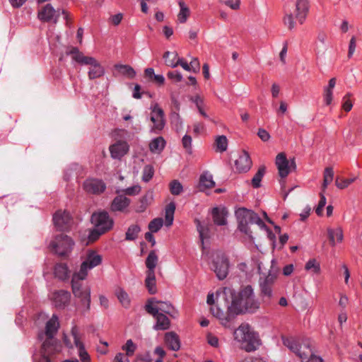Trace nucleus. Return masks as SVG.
Returning a JSON list of instances; mask_svg holds the SVG:
<instances>
[{"label":"nucleus","mask_w":362,"mask_h":362,"mask_svg":"<svg viewBox=\"0 0 362 362\" xmlns=\"http://www.w3.org/2000/svg\"><path fill=\"white\" fill-rule=\"evenodd\" d=\"M102 257L95 251H90L87 254L86 259L81 265L79 272H74L72 275L71 287L74 296L81 298L82 304L89 309L90 303V291L88 288L81 289V281L84 280L88 270L100 264Z\"/></svg>","instance_id":"1"},{"label":"nucleus","mask_w":362,"mask_h":362,"mask_svg":"<svg viewBox=\"0 0 362 362\" xmlns=\"http://www.w3.org/2000/svg\"><path fill=\"white\" fill-rule=\"evenodd\" d=\"M259 308V302L255 298L253 289L251 286H247L241 288L237 296H233L231 305L228 308L227 315L222 319V325L226 326V323L235 315L241 313H255Z\"/></svg>","instance_id":"2"},{"label":"nucleus","mask_w":362,"mask_h":362,"mask_svg":"<svg viewBox=\"0 0 362 362\" xmlns=\"http://www.w3.org/2000/svg\"><path fill=\"white\" fill-rule=\"evenodd\" d=\"M233 336L240 348L247 352L257 350L261 344L259 334L247 323L241 324L234 331Z\"/></svg>","instance_id":"3"},{"label":"nucleus","mask_w":362,"mask_h":362,"mask_svg":"<svg viewBox=\"0 0 362 362\" xmlns=\"http://www.w3.org/2000/svg\"><path fill=\"white\" fill-rule=\"evenodd\" d=\"M66 54L71 55L73 60L76 62L89 66L88 76L90 80L100 78L105 74L104 67L96 59L85 56L77 47H71Z\"/></svg>","instance_id":"4"},{"label":"nucleus","mask_w":362,"mask_h":362,"mask_svg":"<svg viewBox=\"0 0 362 362\" xmlns=\"http://www.w3.org/2000/svg\"><path fill=\"white\" fill-rule=\"evenodd\" d=\"M283 344L292 351L301 362L313 356L310 341L308 339H299L293 337H281Z\"/></svg>","instance_id":"5"},{"label":"nucleus","mask_w":362,"mask_h":362,"mask_svg":"<svg viewBox=\"0 0 362 362\" xmlns=\"http://www.w3.org/2000/svg\"><path fill=\"white\" fill-rule=\"evenodd\" d=\"M235 216L238 222V228L246 235L251 236L250 224H257L259 228L265 227V224L260 217L252 210L246 208H239L235 211Z\"/></svg>","instance_id":"6"},{"label":"nucleus","mask_w":362,"mask_h":362,"mask_svg":"<svg viewBox=\"0 0 362 362\" xmlns=\"http://www.w3.org/2000/svg\"><path fill=\"white\" fill-rule=\"evenodd\" d=\"M229 262L226 255L216 251L213 255L211 269L215 272L217 278L220 280L224 279L228 274Z\"/></svg>","instance_id":"7"},{"label":"nucleus","mask_w":362,"mask_h":362,"mask_svg":"<svg viewBox=\"0 0 362 362\" xmlns=\"http://www.w3.org/2000/svg\"><path fill=\"white\" fill-rule=\"evenodd\" d=\"M74 242L68 235L60 234L50 243L52 250L60 257H66L71 252Z\"/></svg>","instance_id":"8"},{"label":"nucleus","mask_w":362,"mask_h":362,"mask_svg":"<svg viewBox=\"0 0 362 362\" xmlns=\"http://www.w3.org/2000/svg\"><path fill=\"white\" fill-rule=\"evenodd\" d=\"M145 310L151 315H155L156 314H163V313L172 315L173 312L174 311V308L168 302H163L157 300L155 298H150L148 300L145 305Z\"/></svg>","instance_id":"9"},{"label":"nucleus","mask_w":362,"mask_h":362,"mask_svg":"<svg viewBox=\"0 0 362 362\" xmlns=\"http://www.w3.org/2000/svg\"><path fill=\"white\" fill-rule=\"evenodd\" d=\"M91 223L95 228L102 230V233L110 230L113 226L112 219L110 218L108 213L105 211L93 213L91 216Z\"/></svg>","instance_id":"10"},{"label":"nucleus","mask_w":362,"mask_h":362,"mask_svg":"<svg viewBox=\"0 0 362 362\" xmlns=\"http://www.w3.org/2000/svg\"><path fill=\"white\" fill-rule=\"evenodd\" d=\"M275 163L281 178L287 177L291 170L296 168L295 158L288 160L284 153H280L276 156Z\"/></svg>","instance_id":"11"},{"label":"nucleus","mask_w":362,"mask_h":362,"mask_svg":"<svg viewBox=\"0 0 362 362\" xmlns=\"http://www.w3.org/2000/svg\"><path fill=\"white\" fill-rule=\"evenodd\" d=\"M151 121L153 123L152 130L160 131L165 126L164 112L156 103L151 107Z\"/></svg>","instance_id":"12"},{"label":"nucleus","mask_w":362,"mask_h":362,"mask_svg":"<svg viewBox=\"0 0 362 362\" xmlns=\"http://www.w3.org/2000/svg\"><path fill=\"white\" fill-rule=\"evenodd\" d=\"M53 221L59 230H66L71 226V218L67 211H58L53 216Z\"/></svg>","instance_id":"13"},{"label":"nucleus","mask_w":362,"mask_h":362,"mask_svg":"<svg viewBox=\"0 0 362 362\" xmlns=\"http://www.w3.org/2000/svg\"><path fill=\"white\" fill-rule=\"evenodd\" d=\"M309 1L308 0H296L295 18L300 24H303L309 12Z\"/></svg>","instance_id":"14"},{"label":"nucleus","mask_w":362,"mask_h":362,"mask_svg":"<svg viewBox=\"0 0 362 362\" xmlns=\"http://www.w3.org/2000/svg\"><path fill=\"white\" fill-rule=\"evenodd\" d=\"M86 192L91 194L102 193L106 188L104 182L98 179H88L83 183Z\"/></svg>","instance_id":"15"},{"label":"nucleus","mask_w":362,"mask_h":362,"mask_svg":"<svg viewBox=\"0 0 362 362\" xmlns=\"http://www.w3.org/2000/svg\"><path fill=\"white\" fill-rule=\"evenodd\" d=\"M71 335L74 338V344L78 349L79 356L83 362H89L90 357L88 352L85 350L84 346L79 339V331L78 328L75 325L71 329Z\"/></svg>","instance_id":"16"},{"label":"nucleus","mask_w":362,"mask_h":362,"mask_svg":"<svg viewBox=\"0 0 362 362\" xmlns=\"http://www.w3.org/2000/svg\"><path fill=\"white\" fill-rule=\"evenodd\" d=\"M235 165L240 173L248 171L252 166V160L249 154L245 151H242L238 158L235 160Z\"/></svg>","instance_id":"17"},{"label":"nucleus","mask_w":362,"mask_h":362,"mask_svg":"<svg viewBox=\"0 0 362 362\" xmlns=\"http://www.w3.org/2000/svg\"><path fill=\"white\" fill-rule=\"evenodd\" d=\"M59 16V11H56L50 4H47L38 12V18L42 21H50L52 19L57 21Z\"/></svg>","instance_id":"18"},{"label":"nucleus","mask_w":362,"mask_h":362,"mask_svg":"<svg viewBox=\"0 0 362 362\" xmlns=\"http://www.w3.org/2000/svg\"><path fill=\"white\" fill-rule=\"evenodd\" d=\"M129 150V145L126 141H119L110 147L111 156L114 158H120Z\"/></svg>","instance_id":"19"},{"label":"nucleus","mask_w":362,"mask_h":362,"mask_svg":"<svg viewBox=\"0 0 362 362\" xmlns=\"http://www.w3.org/2000/svg\"><path fill=\"white\" fill-rule=\"evenodd\" d=\"M130 204V199L124 195H117L111 204L112 211H123Z\"/></svg>","instance_id":"20"},{"label":"nucleus","mask_w":362,"mask_h":362,"mask_svg":"<svg viewBox=\"0 0 362 362\" xmlns=\"http://www.w3.org/2000/svg\"><path fill=\"white\" fill-rule=\"evenodd\" d=\"M53 299L55 305L58 308L65 306L69 301L70 293L68 291L61 290L56 291L53 294Z\"/></svg>","instance_id":"21"},{"label":"nucleus","mask_w":362,"mask_h":362,"mask_svg":"<svg viewBox=\"0 0 362 362\" xmlns=\"http://www.w3.org/2000/svg\"><path fill=\"white\" fill-rule=\"evenodd\" d=\"M211 214L215 224L218 226H224L226 224L227 221L226 216L227 215V212L225 209H221L218 207H215L212 209Z\"/></svg>","instance_id":"22"},{"label":"nucleus","mask_w":362,"mask_h":362,"mask_svg":"<svg viewBox=\"0 0 362 362\" xmlns=\"http://www.w3.org/2000/svg\"><path fill=\"white\" fill-rule=\"evenodd\" d=\"M156 320V323L153 328L156 330H166L169 329L170 321L169 318L164 314H156L152 315Z\"/></svg>","instance_id":"23"},{"label":"nucleus","mask_w":362,"mask_h":362,"mask_svg":"<svg viewBox=\"0 0 362 362\" xmlns=\"http://www.w3.org/2000/svg\"><path fill=\"white\" fill-rule=\"evenodd\" d=\"M54 275L61 280H66L69 278L71 272L64 263H57L54 267Z\"/></svg>","instance_id":"24"},{"label":"nucleus","mask_w":362,"mask_h":362,"mask_svg":"<svg viewBox=\"0 0 362 362\" xmlns=\"http://www.w3.org/2000/svg\"><path fill=\"white\" fill-rule=\"evenodd\" d=\"M59 327L58 317L53 315L52 318L47 322L45 327L46 337H53Z\"/></svg>","instance_id":"25"},{"label":"nucleus","mask_w":362,"mask_h":362,"mask_svg":"<svg viewBox=\"0 0 362 362\" xmlns=\"http://www.w3.org/2000/svg\"><path fill=\"white\" fill-rule=\"evenodd\" d=\"M336 78H332L328 83V86L324 88V101L327 105L332 103L333 99V89L336 85Z\"/></svg>","instance_id":"26"},{"label":"nucleus","mask_w":362,"mask_h":362,"mask_svg":"<svg viewBox=\"0 0 362 362\" xmlns=\"http://www.w3.org/2000/svg\"><path fill=\"white\" fill-rule=\"evenodd\" d=\"M153 199V194L152 191H148L142 198L138 202L136 211V212H143L144 211L147 206L151 204V202Z\"/></svg>","instance_id":"27"},{"label":"nucleus","mask_w":362,"mask_h":362,"mask_svg":"<svg viewBox=\"0 0 362 362\" xmlns=\"http://www.w3.org/2000/svg\"><path fill=\"white\" fill-rule=\"evenodd\" d=\"M165 340L168 345V346L173 350V351H177L180 347V341L178 336L174 333V332H168L165 335Z\"/></svg>","instance_id":"28"},{"label":"nucleus","mask_w":362,"mask_h":362,"mask_svg":"<svg viewBox=\"0 0 362 362\" xmlns=\"http://www.w3.org/2000/svg\"><path fill=\"white\" fill-rule=\"evenodd\" d=\"M215 182L213 180L211 175L204 173L200 176L199 189L200 191H204L206 189H211L214 187Z\"/></svg>","instance_id":"29"},{"label":"nucleus","mask_w":362,"mask_h":362,"mask_svg":"<svg viewBox=\"0 0 362 362\" xmlns=\"http://www.w3.org/2000/svg\"><path fill=\"white\" fill-rule=\"evenodd\" d=\"M115 69L117 71V72L122 75L126 76L129 78H133L135 75L136 72L134 69L129 65L127 64H115L114 66Z\"/></svg>","instance_id":"30"},{"label":"nucleus","mask_w":362,"mask_h":362,"mask_svg":"<svg viewBox=\"0 0 362 362\" xmlns=\"http://www.w3.org/2000/svg\"><path fill=\"white\" fill-rule=\"evenodd\" d=\"M180 12L177 14V21L180 23H185L190 15V10L182 0L178 2Z\"/></svg>","instance_id":"31"},{"label":"nucleus","mask_w":362,"mask_h":362,"mask_svg":"<svg viewBox=\"0 0 362 362\" xmlns=\"http://www.w3.org/2000/svg\"><path fill=\"white\" fill-rule=\"evenodd\" d=\"M165 141L163 137L159 136L153 139L149 144L150 151L153 153H159L164 148Z\"/></svg>","instance_id":"32"},{"label":"nucleus","mask_w":362,"mask_h":362,"mask_svg":"<svg viewBox=\"0 0 362 362\" xmlns=\"http://www.w3.org/2000/svg\"><path fill=\"white\" fill-rule=\"evenodd\" d=\"M327 234L329 243L332 246L335 245V240L338 242H341L343 240V233L340 228L336 229L328 228Z\"/></svg>","instance_id":"33"},{"label":"nucleus","mask_w":362,"mask_h":362,"mask_svg":"<svg viewBox=\"0 0 362 362\" xmlns=\"http://www.w3.org/2000/svg\"><path fill=\"white\" fill-rule=\"evenodd\" d=\"M175 211V204L173 202L168 204L165 208V225L167 227L173 224L174 219V213Z\"/></svg>","instance_id":"34"},{"label":"nucleus","mask_w":362,"mask_h":362,"mask_svg":"<svg viewBox=\"0 0 362 362\" xmlns=\"http://www.w3.org/2000/svg\"><path fill=\"white\" fill-rule=\"evenodd\" d=\"M146 286L147 287L150 293L153 294L156 293V276L154 272H146V279L145 281Z\"/></svg>","instance_id":"35"},{"label":"nucleus","mask_w":362,"mask_h":362,"mask_svg":"<svg viewBox=\"0 0 362 362\" xmlns=\"http://www.w3.org/2000/svg\"><path fill=\"white\" fill-rule=\"evenodd\" d=\"M158 261V257L156 255V252L154 250L151 251L146 259V266L148 268L147 272H154Z\"/></svg>","instance_id":"36"},{"label":"nucleus","mask_w":362,"mask_h":362,"mask_svg":"<svg viewBox=\"0 0 362 362\" xmlns=\"http://www.w3.org/2000/svg\"><path fill=\"white\" fill-rule=\"evenodd\" d=\"M334 177V170L331 167H327L324 170V180L322 186V192H324L327 185L330 184Z\"/></svg>","instance_id":"37"},{"label":"nucleus","mask_w":362,"mask_h":362,"mask_svg":"<svg viewBox=\"0 0 362 362\" xmlns=\"http://www.w3.org/2000/svg\"><path fill=\"white\" fill-rule=\"evenodd\" d=\"M55 340L53 337H47V339L42 345V354H49L54 350Z\"/></svg>","instance_id":"38"},{"label":"nucleus","mask_w":362,"mask_h":362,"mask_svg":"<svg viewBox=\"0 0 362 362\" xmlns=\"http://www.w3.org/2000/svg\"><path fill=\"white\" fill-rule=\"evenodd\" d=\"M141 229L138 225H131L126 232L125 240H134L139 233Z\"/></svg>","instance_id":"39"},{"label":"nucleus","mask_w":362,"mask_h":362,"mask_svg":"<svg viewBox=\"0 0 362 362\" xmlns=\"http://www.w3.org/2000/svg\"><path fill=\"white\" fill-rule=\"evenodd\" d=\"M266 172V168L261 166L252 179V185L255 188L260 187V182Z\"/></svg>","instance_id":"40"},{"label":"nucleus","mask_w":362,"mask_h":362,"mask_svg":"<svg viewBox=\"0 0 362 362\" xmlns=\"http://www.w3.org/2000/svg\"><path fill=\"white\" fill-rule=\"evenodd\" d=\"M260 296L264 302L269 301L272 297V286L260 283Z\"/></svg>","instance_id":"41"},{"label":"nucleus","mask_w":362,"mask_h":362,"mask_svg":"<svg viewBox=\"0 0 362 362\" xmlns=\"http://www.w3.org/2000/svg\"><path fill=\"white\" fill-rule=\"evenodd\" d=\"M197 228L199 233L202 245L203 246L204 239L209 238V228L208 226L202 225L199 221H197Z\"/></svg>","instance_id":"42"},{"label":"nucleus","mask_w":362,"mask_h":362,"mask_svg":"<svg viewBox=\"0 0 362 362\" xmlns=\"http://www.w3.org/2000/svg\"><path fill=\"white\" fill-rule=\"evenodd\" d=\"M180 65L185 70L187 71H191L190 64H188L186 61H185L182 58H178L176 62H173V60L167 61V66L175 68Z\"/></svg>","instance_id":"43"},{"label":"nucleus","mask_w":362,"mask_h":362,"mask_svg":"<svg viewBox=\"0 0 362 362\" xmlns=\"http://www.w3.org/2000/svg\"><path fill=\"white\" fill-rule=\"evenodd\" d=\"M216 150L220 152H223L227 149L228 140L226 136L222 135L218 136L215 141Z\"/></svg>","instance_id":"44"},{"label":"nucleus","mask_w":362,"mask_h":362,"mask_svg":"<svg viewBox=\"0 0 362 362\" xmlns=\"http://www.w3.org/2000/svg\"><path fill=\"white\" fill-rule=\"evenodd\" d=\"M170 191L173 195H180L183 190L182 184L177 180L171 181L169 184Z\"/></svg>","instance_id":"45"},{"label":"nucleus","mask_w":362,"mask_h":362,"mask_svg":"<svg viewBox=\"0 0 362 362\" xmlns=\"http://www.w3.org/2000/svg\"><path fill=\"white\" fill-rule=\"evenodd\" d=\"M356 180V177L351 178V179H344L341 178L339 177H337L335 180V185L339 189H345L349 185H351L352 182H354Z\"/></svg>","instance_id":"46"},{"label":"nucleus","mask_w":362,"mask_h":362,"mask_svg":"<svg viewBox=\"0 0 362 362\" xmlns=\"http://www.w3.org/2000/svg\"><path fill=\"white\" fill-rule=\"evenodd\" d=\"M163 224V221L161 218H157L152 220L148 224V229L151 233H156L160 230Z\"/></svg>","instance_id":"47"},{"label":"nucleus","mask_w":362,"mask_h":362,"mask_svg":"<svg viewBox=\"0 0 362 362\" xmlns=\"http://www.w3.org/2000/svg\"><path fill=\"white\" fill-rule=\"evenodd\" d=\"M154 169L153 166L148 165H146L143 170L142 180L145 182H148L153 176Z\"/></svg>","instance_id":"48"},{"label":"nucleus","mask_w":362,"mask_h":362,"mask_svg":"<svg viewBox=\"0 0 362 362\" xmlns=\"http://www.w3.org/2000/svg\"><path fill=\"white\" fill-rule=\"evenodd\" d=\"M352 96V94L350 93H347L342 98V108L346 112H349L352 107L353 104L352 102L350 100V98Z\"/></svg>","instance_id":"49"},{"label":"nucleus","mask_w":362,"mask_h":362,"mask_svg":"<svg viewBox=\"0 0 362 362\" xmlns=\"http://www.w3.org/2000/svg\"><path fill=\"white\" fill-rule=\"evenodd\" d=\"M283 21L284 25L286 26L288 30H292L294 28L296 23L294 21L293 16L291 13H286Z\"/></svg>","instance_id":"50"},{"label":"nucleus","mask_w":362,"mask_h":362,"mask_svg":"<svg viewBox=\"0 0 362 362\" xmlns=\"http://www.w3.org/2000/svg\"><path fill=\"white\" fill-rule=\"evenodd\" d=\"M171 120L172 122L175 124L176 130L177 132L182 128V121L178 112H172Z\"/></svg>","instance_id":"51"},{"label":"nucleus","mask_w":362,"mask_h":362,"mask_svg":"<svg viewBox=\"0 0 362 362\" xmlns=\"http://www.w3.org/2000/svg\"><path fill=\"white\" fill-rule=\"evenodd\" d=\"M306 270H312L313 273L317 274L320 272V264L315 259H310L305 264Z\"/></svg>","instance_id":"52"},{"label":"nucleus","mask_w":362,"mask_h":362,"mask_svg":"<svg viewBox=\"0 0 362 362\" xmlns=\"http://www.w3.org/2000/svg\"><path fill=\"white\" fill-rule=\"evenodd\" d=\"M117 298L124 307L127 308L129 305L130 300L128 294L125 291H119L117 293Z\"/></svg>","instance_id":"53"},{"label":"nucleus","mask_w":362,"mask_h":362,"mask_svg":"<svg viewBox=\"0 0 362 362\" xmlns=\"http://www.w3.org/2000/svg\"><path fill=\"white\" fill-rule=\"evenodd\" d=\"M324 192H321L320 196V200L318 203V205L317 206V208L315 209V213L318 215V216H322V214H323V208L325 207V204H326V198L324 196L323 194Z\"/></svg>","instance_id":"54"},{"label":"nucleus","mask_w":362,"mask_h":362,"mask_svg":"<svg viewBox=\"0 0 362 362\" xmlns=\"http://www.w3.org/2000/svg\"><path fill=\"white\" fill-rule=\"evenodd\" d=\"M123 349L127 351V355L132 356L136 350V345L132 339H128L125 346H123Z\"/></svg>","instance_id":"55"},{"label":"nucleus","mask_w":362,"mask_h":362,"mask_svg":"<svg viewBox=\"0 0 362 362\" xmlns=\"http://www.w3.org/2000/svg\"><path fill=\"white\" fill-rule=\"evenodd\" d=\"M104 233H102V230L95 228L90 232L88 235V240L90 242H94L97 240L99 238V237Z\"/></svg>","instance_id":"56"},{"label":"nucleus","mask_w":362,"mask_h":362,"mask_svg":"<svg viewBox=\"0 0 362 362\" xmlns=\"http://www.w3.org/2000/svg\"><path fill=\"white\" fill-rule=\"evenodd\" d=\"M163 58L165 59V64L167 65L168 60H173V62H176L177 59L180 57L176 52H171L167 51L164 53Z\"/></svg>","instance_id":"57"},{"label":"nucleus","mask_w":362,"mask_h":362,"mask_svg":"<svg viewBox=\"0 0 362 362\" xmlns=\"http://www.w3.org/2000/svg\"><path fill=\"white\" fill-rule=\"evenodd\" d=\"M141 191V187L139 185H134L130 187H128L124 190V192L127 195H136L139 193Z\"/></svg>","instance_id":"58"},{"label":"nucleus","mask_w":362,"mask_h":362,"mask_svg":"<svg viewBox=\"0 0 362 362\" xmlns=\"http://www.w3.org/2000/svg\"><path fill=\"white\" fill-rule=\"evenodd\" d=\"M356 47V40L355 37H352L349 42L348 57L351 58L354 54Z\"/></svg>","instance_id":"59"},{"label":"nucleus","mask_w":362,"mask_h":362,"mask_svg":"<svg viewBox=\"0 0 362 362\" xmlns=\"http://www.w3.org/2000/svg\"><path fill=\"white\" fill-rule=\"evenodd\" d=\"M276 276L275 274L269 273L262 282L264 284H267L268 286H273V284L275 281Z\"/></svg>","instance_id":"60"},{"label":"nucleus","mask_w":362,"mask_h":362,"mask_svg":"<svg viewBox=\"0 0 362 362\" xmlns=\"http://www.w3.org/2000/svg\"><path fill=\"white\" fill-rule=\"evenodd\" d=\"M183 147L189 151L191 149L192 146V137L189 135H185L182 140Z\"/></svg>","instance_id":"61"},{"label":"nucleus","mask_w":362,"mask_h":362,"mask_svg":"<svg viewBox=\"0 0 362 362\" xmlns=\"http://www.w3.org/2000/svg\"><path fill=\"white\" fill-rule=\"evenodd\" d=\"M224 4L233 10H237L240 7V0H226Z\"/></svg>","instance_id":"62"},{"label":"nucleus","mask_w":362,"mask_h":362,"mask_svg":"<svg viewBox=\"0 0 362 362\" xmlns=\"http://www.w3.org/2000/svg\"><path fill=\"white\" fill-rule=\"evenodd\" d=\"M191 67V71L197 73L200 69V63L197 58H193L189 63Z\"/></svg>","instance_id":"63"},{"label":"nucleus","mask_w":362,"mask_h":362,"mask_svg":"<svg viewBox=\"0 0 362 362\" xmlns=\"http://www.w3.org/2000/svg\"><path fill=\"white\" fill-rule=\"evenodd\" d=\"M168 77L170 79H173L177 82H180L182 79V76L180 73L175 71H169L168 73Z\"/></svg>","instance_id":"64"}]
</instances>
